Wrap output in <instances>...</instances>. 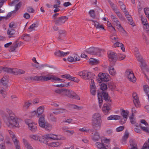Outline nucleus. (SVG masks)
I'll use <instances>...</instances> for the list:
<instances>
[{
	"label": "nucleus",
	"mask_w": 149,
	"mask_h": 149,
	"mask_svg": "<svg viewBox=\"0 0 149 149\" xmlns=\"http://www.w3.org/2000/svg\"><path fill=\"white\" fill-rule=\"evenodd\" d=\"M97 97L100 107L102 106L103 99L107 102L104 104L102 109L105 115H107L110 113L111 110V97L107 92L103 91H101L100 93H97Z\"/></svg>",
	"instance_id": "f257e3e1"
},
{
	"label": "nucleus",
	"mask_w": 149,
	"mask_h": 149,
	"mask_svg": "<svg viewBox=\"0 0 149 149\" xmlns=\"http://www.w3.org/2000/svg\"><path fill=\"white\" fill-rule=\"evenodd\" d=\"M6 111L9 115L6 123L8 126L11 128L14 127H19V125L18 119L16 117L15 114L12 110L9 109H6Z\"/></svg>",
	"instance_id": "f03ea898"
},
{
	"label": "nucleus",
	"mask_w": 149,
	"mask_h": 149,
	"mask_svg": "<svg viewBox=\"0 0 149 149\" xmlns=\"http://www.w3.org/2000/svg\"><path fill=\"white\" fill-rule=\"evenodd\" d=\"M91 121L93 128L96 130L100 129L102 120L100 114L97 113H95L92 116Z\"/></svg>",
	"instance_id": "7ed1b4c3"
},
{
	"label": "nucleus",
	"mask_w": 149,
	"mask_h": 149,
	"mask_svg": "<svg viewBox=\"0 0 149 149\" xmlns=\"http://www.w3.org/2000/svg\"><path fill=\"white\" fill-rule=\"evenodd\" d=\"M95 145L99 149H110L109 140L107 139L101 140V142H97Z\"/></svg>",
	"instance_id": "20e7f679"
},
{
	"label": "nucleus",
	"mask_w": 149,
	"mask_h": 149,
	"mask_svg": "<svg viewBox=\"0 0 149 149\" xmlns=\"http://www.w3.org/2000/svg\"><path fill=\"white\" fill-rule=\"evenodd\" d=\"M103 50L100 49L97 47H91L87 49L85 51L87 53L92 55H99L100 56V53L102 52H103Z\"/></svg>",
	"instance_id": "39448f33"
},
{
	"label": "nucleus",
	"mask_w": 149,
	"mask_h": 149,
	"mask_svg": "<svg viewBox=\"0 0 149 149\" xmlns=\"http://www.w3.org/2000/svg\"><path fill=\"white\" fill-rule=\"evenodd\" d=\"M63 95L74 99H76L78 100H80V98L78 95L72 91L68 89H67L65 88Z\"/></svg>",
	"instance_id": "423d86ee"
},
{
	"label": "nucleus",
	"mask_w": 149,
	"mask_h": 149,
	"mask_svg": "<svg viewBox=\"0 0 149 149\" xmlns=\"http://www.w3.org/2000/svg\"><path fill=\"white\" fill-rule=\"evenodd\" d=\"M22 4V2H19L15 6V9L16 10L12 11L8 13L6 17H0V19H7L8 18H10V17H11L12 18L14 16H15L16 15V11L18 10L20 8Z\"/></svg>",
	"instance_id": "0eeeda50"
},
{
	"label": "nucleus",
	"mask_w": 149,
	"mask_h": 149,
	"mask_svg": "<svg viewBox=\"0 0 149 149\" xmlns=\"http://www.w3.org/2000/svg\"><path fill=\"white\" fill-rule=\"evenodd\" d=\"M99 78L97 79L98 82L100 83L102 82H107L109 81V75L107 73H100L98 75Z\"/></svg>",
	"instance_id": "6e6552de"
},
{
	"label": "nucleus",
	"mask_w": 149,
	"mask_h": 149,
	"mask_svg": "<svg viewBox=\"0 0 149 149\" xmlns=\"http://www.w3.org/2000/svg\"><path fill=\"white\" fill-rule=\"evenodd\" d=\"M25 123L28 125L29 130L33 132H35L37 130V126L35 123L32 122L29 119H26L25 120Z\"/></svg>",
	"instance_id": "1a4fd4ad"
},
{
	"label": "nucleus",
	"mask_w": 149,
	"mask_h": 149,
	"mask_svg": "<svg viewBox=\"0 0 149 149\" xmlns=\"http://www.w3.org/2000/svg\"><path fill=\"white\" fill-rule=\"evenodd\" d=\"M4 71H7L8 73L13 74L15 75L18 74H24L25 73L24 71L22 70H18L17 69H11L9 68H4Z\"/></svg>",
	"instance_id": "9d476101"
},
{
	"label": "nucleus",
	"mask_w": 149,
	"mask_h": 149,
	"mask_svg": "<svg viewBox=\"0 0 149 149\" xmlns=\"http://www.w3.org/2000/svg\"><path fill=\"white\" fill-rule=\"evenodd\" d=\"M126 73L127 75V78L129 80L133 82H134L136 80V79L134 76V73L130 70H127Z\"/></svg>",
	"instance_id": "9b49d317"
},
{
	"label": "nucleus",
	"mask_w": 149,
	"mask_h": 149,
	"mask_svg": "<svg viewBox=\"0 0 149 149\" xmlns=\"http://www.w3.org/2000/svg\"><path fill=\"white\" fill-rule=\"evenodd\" d=\"M31 138L33 139L36 141H40V142L43 143L45 144L47 143V141L45 139L44 136L42 135H33Z\"/></svg>",
	"instance_id": "f8f14e48"
},
{
	"label": "nucleus",
	"mask_w": 149,
	"mask_h": 149,
	"mask_svg": "<svg viewBox=\"0 0 149 149\" xmlns=\"http://www.w3.org/2000/svg\"><path fill=\"white\" fill-rule=\"evenodd\" d=\"M109 60L111 62H115L118 59L117 54L114 52L108 53Z\"/></svg>",
	"instance_id": "ddd939ff"
},
{
	"label": "nucleus",
	"mask_w": 149,
	"mask_h": 149,
	"mask_svg": "<svg viewBox=\"0 0 149 149\" xmlns=\"http://www.w3.org/2000/svg\"><path fill=\"white\" fill-rule=\"evenodd\" d=\"M58 135L54 134H46L44 136L45 139L47 141L48 139L53 140H58L62 139L61 138H59L57 137Z\"/></svg>",
	"instance_id": "4468645a"
},
{
	"label": "nucleus",
	"mask_w": 149,
	"mask_h": 149,
	"mask_svg": "<svg viewBox=\"0 0 149 149\" xmlns=\"http://www.w3.org/2000/svg\"><path fill=\"white\" fill-rule=\"evenodd\" d=\"M132 97L133 102L135 107H139L140 105V103L137 93H133L132 94Z\"/></svg>",
	"instance_id": "2eb2a0df"
},
{
	"label": "nucleus",
	"mask_w": 149,
	"mask_h": 149,
	"mask_svg": "<svg viewBox=\"0 0 149 149\" xmlns=\"http://www.w3.org/2000/svg\"><path fill=\"white\" fill-rule=\"evenodd\" d=\"M30 79L31 80L35 81H47V77L45 76H35L34 77H31Z\"/></svg>",
	"instance_id": "dca6fc26"
},
{
	"label": "nucleus",
	"mask_w": 149,
	"mask_h": 149,
	"mask_svg": "<svg viewBox=\"0 0 149 149\" xmlns=\"http://www.w3.org/2000/svg\"><path fill=\"white\" fill-rule=\"evenodd\" d=\"M44 110V107L43 106L39 107L37 109V111H35V113L38 117L41 116H42L44 115H42Z\"/></svg>",
	"instance_id": "f3484780"
},
{
	"label": "nucleus",
	"mask_w": 149,
	"mask_h": 149,
	"mask_svg": "<svg viewBox=\"0 0 149 149\" xmlns=\"http://www.w3.org/2000/svg\"><path fill=\"white\" fill-rule=\"evenodd\" d=\"M89 21L93 22V24L94 25V26L96 27V29H101L105 31L103 24H100L97 22L92 19H90Z\"/></svg>",
	"instance_id": "a211bd4d"
},
{
	"label": "nucleus",
	"mask_w": 149,
	"mask_h": 149,
	"mask_svg": "<svg viewBox=\"0 0 149 149\" xmlns=\"http://www.w3.org/2000/svg\"><path fill=\"white\" fill-rule=\"evenodd\" d=\"M8 81H0V85L1 86H3V87L0 86V93H2L3 91V89L6 88L8 87Z\"/></svg>",
	"instance_id": "6ab92c4d"
},
{
	"label": "nucleus",
	"mask_w": 149,
	"mask_h": 149,
	"mask_svg": "<svg viewBox=\"0 0 149 149\" xmlns=\"http://www.w3.org/2000/svg\"><path fill=\"white\" fill-rule=\"evenodd\" d=\"M58 33L59 35L58 39L59 40H62L63 38L66 36V31L64 30H59Z\"/></svg>",
	"instance_id": "aec40b11"
},
{
	"label": "nucleus",
	"mask_w": 149,
	"mask_h": 149,
	"mask_svg": "<svg viewBox=\"0 0 149 149\" xmlns=\"http://www.w3.org/2000/svg\"><path fill=\"white\" fill-rule=\"evenodd\" d=\"M69 53V52H64L62 51L58 50L56 51L54 53V54L58 57H64Z\"/></svg>",
	"instance_id": "412c9836"
},
{
	"label": "nucleus",
	"mask_w": 149,
	"mask_h": 149,
	"mask_svg": "<svg viewBox=\"0 0 149 149\" xmlns=\"http://www.w3.org/2000/svg\"><path fill=\"white\" fill-rule=\"evenodd\" d=\"M11 137L14 145L15 146L16 149H20L19 141L17 139L15 136V135H13L11 136Z\"/></svg>",
	"instance_id": "4be33fe9"
},
{
	"label": "nucleus",
	"mask_w": 149,
	"mask_h": 149,
	"mask_svg": "<svg viewBox=\"0 0 149 149\" xmlns=\"http://www.w3.org/2000/svg\"><path fill=\"white\" fill-rule=\"evenodd\" d=\"M45 115L42 116H41L39 117L38 123L40 126L41 127L45 126Z\"/></svg>",
	"instance_id": "5701e85b"
},
{
	"label": "nucleus",
	"mask_w": 149,
	"mask_h": 149,
	"mask_svg": "<svg viewBox=\"0 0 149 149\" xmlns=\"http://www.w3.org/2000/svg\"><path fill=\"white\" fill-rule=\"evenodd\" d=\"M140 63L141 64L140 65V66L141 67V70L143 72V73L145 75L146 78L148 79V76L146 75V74L144 73V69L146 67V64L145 61L143 60V61H141Z\"/></svg>",
	"instance_id": "b1692460"
},
{
	"label": "nucleus",
	"mask_w": 149,
	"mask_h": 149,
	"mask_svg": "<svg viewBox=\"0 0 149 149\" xmlns=\"http://www.w3.org/2000/svg\"><path fill=\"white\" fill-rule=\"evenodd\" d=\"M112 47H120L122 51L124 52L125 51V48L124 45L122 43H120L118 42H116L113 45Z\"/></svg>",
	"instance_id": "393cba45"
},
{
	"label": "nucleus",
	"mask_w": 149,
	"mask_h": 149,
	"mask_svg": "<svg viewBox=\"0 0 149 149\" xmlns=\"http://www.w3.org/2000/svg\"><path fill=\"white\" fill-rule=\"evenodd\" d=\"M66 21L65 19H53V21L56 24L58 25L64 24Z\"/></svg>",
	"instance_id": "a878e982"
},
{
	"label": "nucleus",
	"mask_w": 149,
	"mask_h": 149,
	"mask_svg": "<svg viewBox=\"0 0 149 149\" xmlns=\"http://www.w3.org/2000/svg\"><path fill=\"white\" fill-rule=\"evenodd\" d=\"M142 23L143 25L144 29L147 31L149 28L148 23L147 19H141Z\"/></svg>",
	"instance_id": "bb28decb"
},
{
	"label": "nucleus",
	"mask_w": 149,
	"mask_h": 149,
	"mask_svg": "<svg viewBox=\"0 0 149 149\" xmlns=\"http://www.w3.org/2000/svg\"><path fill=\"white\" fill-rule=\"evenodd\" d=\"M120 116L117 115H111L107 118V120H117L120 119Z\"/></svg>",
	"instance_id": "cd10ccee"
},
{
	"label": "nucleus",
	"mask_w": 149,
	"mask_h": 149,
	"mask_svg": "<svg viewBox=\"0 0 149 149\" xmlns=\"http://www.w3.org/2000/svg\"><path fill=\"white\" fill-rule=\"evenodd\" d=\"M100 136L97 132H96L93 134L92 139L95 141H97L100 139Z\"/></svg>",
	"instance_id": "c85d7f7f"
},
{
	"label": "nucleus",
	"mask_w": 149,
	"mask_h": 149,
	"mask_svg": "<svg viewBox=\"0 0 149 149\" xmlns=\"http://www.w3.org/2000/svg\"><path fill=\"white\" fill-rule=\"evenodd\" d=\"M85 77L84 79H91L92 78L93 76V74L89 72H87L86 71H85Z\"/></svg>",
	"instance_id": "c756f323"
},
{
	"label": "nucleus",
	"mask_w": 149,
	"mask_h": 149,
	"mask_svg": "<svg viewBox=\"0 0 149 149\" xmlns=\"http://www.w3.org/2000/svg\"><path fill=\"white\" fill-rule=\"evenodd\" d=\"M22 38L25 41H29L31 40V38L29 34H25L22 35Z\"/></svg>",
	"instance_id": "7c9ffc66"
},
{
	"label": "nucleus",
	"mask_w": 149,
	"mask_h": 149,
	"mask_svg": "<svg viewBox=\"0 0 149 149\" xmlns=\"http://www.w3.org/2000/svg\"><path fill=\"white\" fill-rule=\"evenodd\" d=\"M113 19L114 20H113V21L114 22V23L115 24H116V26H117V28L120 29V30H123L124 31L125 30L121 26L120 22L117 19Z\"/></svg>",
	"instance_id": "2f4dec72"
},
{
	"label": "nucleus",
	"mask_w": 149,
	"mask_h": 149,
	"mask_svg": "<svg viewBox=\"0 0 149 149\" xmlns=\"http://www.w3.org/2000/svg\"><path fill=\"white\" fill-rule=\"evenodd\" d=\"M129 113V112L128 111L123 109L120 114L123 118H127Z\"/></svg>",
	"instance_id": "473e14b6"
},
{
	"label": "nucleus",
	"mask_w": 149,
	"mask_h": 149,
	"mask_svg": "<svg viewBox=\"0 0 149 149\" xmlns=\"http://www.w3.org/2000/svg\"><path fill=\"white\" fill-rule=\"evenodd\" d=\"M23 141L26 147V148L27 149H33V148L26 139H23Z\"/></svg>",
	"instance_id": "72a5a7b5"
},
{
	"label": "nucleus",
	"mask_w": 149,
	"mask_h": 149,
	"mask_svg": "<svg viewBox=\"0 0 149 149\" xmlns=\"http://www.w3.org/2000/svg\"><path fill=\"white\" fill-rule=\"evenodd\" d=\"M109 71L110 74L113 76L116 73V71L114 68L111 66L109 67Z\"/></svg>",
	"instance_id": "f704fd0d"
},
{
	"label": "nucleus",
	"mask_w": 149,
	"mask_h": 149,
	"mask_svg": "<svg viewBox=\"0 0 149 149\" xmlns=\"http://www.w3.org/2000/svg\"><path fill=\"white\" fill-rule=\"evenodd\" d=\"M42 128H45L46 130L48 131L50 130L52 128V126L47 122H45V126L42 127Z\"/></svg>",
	"instance_id": "c9c22d12"
},
{
	"label": "nucleus",
	"mask_w": 149,
	"mask_h": 149,
	"mask_svg": "<svg viewBox=\"0 0 149 149\" xmlns=\"http://www.w3.org/2000/svg\"><path fill=\"white\" fill-rule=\"evenodd\" d=\"M107 83H106V84L102 83L101 84L100 89L102 90V91H105L107 88Z\"/></svg>",
	"instance_id": "e433bc0d"
},
{
	"label": "nucleus",
	"mask_w": 149,
	"mask_h": 149,
	"mask_svg": "<svg viewBox=\"0 0 149 149\" xmlns=\"http://www.w3.org/2000/svg\"><path fill=\"white\" fill-rule=\"evenodd\" d=\"M89 61L90 63L92 65H96L98 64L99 63V61L98 60L93 58H91Z\"/></svg>",
	"instance_id": "4c0bfd02"
},
{
	"label": "nucleus",
	"mask_w": 149,
	"mask_h": 149,
	"mask_svg": "<svg viewBox=\"0 0 149 149\" xmlns=\"http://www.w3.org/2000/svg\"><path fill=\"white\" fill-rule=\"evenodd\" d=\"M17 23L14 22H12L9 24V27L10 29H14L16 27Z\"/></svg>",
	"instance_id": "58836bf2"
},
{
	"label": "nucleus",
	"mask_w": 149,
	"mask_h": 149,
	"mask_svg": "<svg viewBox=\"0 0 149 149\" xmlns=\"http://www.w3.org/2000/svg\"><path fill=\"white\" fill-rule=\"evenodd\" d=\"M141 149H149V138L147 142H146L144 143Z\"/></svg>",
	"instance_id": "ea45409f"
},
{
	"label": "nucleus",
	"mask_w": 149,
	"mask_h": 149,
	"mask_svg": "<svg viewBox=\"0 0 149 149\" xmlns=\"http://www.w3.org/2000/svg\"><path fill=\"white\" fill-rule=\"evenodd\" d=\"M50 119L52 122H56V118L54 116L52 113L50 114Z\"/></svg>",
	"instance_id": "a19ab883"
},
{
	"label": "nucleus",
	"mask_w": 149,
	"mask_h": 149,
	"mask_svg": "<svg viewBox=\"0 0 149 149\" xmlns=\"http://www.w3.org/2000/svg\"><path fill=\"white\" fill-rule=\"evenodd\" d=\"M56 77L54 75H49L47 77V81L49 80L51 81H56Z\"/></svg>",
	"instance_id": "79ce46f5"
},
{
	"label": "nucleus",
	"mask_w": 149,
	"mask_h": 149,
	"mask_svg": "<svg viewBox=\"0 0 149 149\" xmlns=\"http://www.w3.org/2000/svg\"><path fill=\"white\" fill-rule=\"evenodd\" d=\"M71 108L73 109H77V110H80L82 109L83 107H78L77 105L74 104H72L71 105Z\"/></svg>",
	"instance_id": "37998d69"
},
{
	"label": "nucleus",
	"mask_w": 149,
	"mask_h": 149,
	"mask_svg": "<svg viewBox=\"0 0 149 149\" xmlns=\"http://www.w3.org/2000/svg\"><path fill=\"white\" fill-rule=\"evenodd\" d=\"M108 87L111 90H113L115 88V86L113 82H110L108 84Z\"/></svg>",
	"instance_id": "c03bdc74"
},
{
	"label": "nucleus",
	"mask_w": 149,
	"mask_h": 149,
	"mask_svg": "<svg viewBox=\"0 0 149 149\" xmlns=\"http://www.w3.org/2000/svg\"><path fill=\"white\" fill-rule=\"evenodd\" d=\"M136 57L138 61L140 62L143 60L142 56L138 53H137L136 54Z\"/></svg>",
	"instance_id": "a18cd8bd"
},
{
	"label": "nucleus",
	"mask_w": 149,
	"mask_h": 149,
	"mask_svg": "<svg viewBox=\"0 0 149 149\" xmlns=\"http://www.w3.org/2000/svg\"><path fill=\"white\" fill-rule=\"evenodd\" d=\"M15 33V31L14 29H10V30L8 29L7 31V34L9 36H12Z\"/></svg>",
	"instance_id": "49530a36"
},
{
	"label": "nucleus",
	"mask_w": 149,
	"mask_h": 149,
	"mask_svg": "<svg viewBox=\"0 0 149 149\" xmlns=\"http://www.w3.org/2000/svg\"><path fill=\"white\" fill-rule=\"evenodd\" d=\"M65 88H61L55 91V92L57 93L60 94H61L63 95L64 91Z\"/></svg>",
	"instance_id": "de8ad7c7"
},
{
	"label": "nucleus",
	"mask_w": 149,
	"mask_h": 149,
	"mask_svg": "<svg viewBox=\"0 0 149 149\" xmlns=\"http://www.w3.org/2000/svg\"><path fill=\"white\" fill-rule=\"evenodd\" d=\"M96 87H91L90 92L92 95H95L96 92Z\"/></svg>",
	"instance_id": "09e8293b"
},
{
	"label": "nucleus",
	"mask_w": 149,
	"mask_h": 149,
	"mask_svg": "<svg viewBox=\"0 0 149 149\" xmlns=\"http://www.w3.org/2000/svg\"><path fill=\"white\" fill-rule=\"evenodd\" d=\"M38 23L37 22H36L32 24L30 26L29 28V29H32L33 30H35L34 28L37 27L38 26Z\"/></svg>",
	"instance_id": "8fccbe9b"
},
{
	"label": "nucleus",
	"mask_w": 149,
	"mask_h": 149,
	"mask_svg": "<svg viewBox=\"0 0 149 149\" xmlns=\"http://www.w3.org/2000/svg\"><path fill=\"white\" fill-rule=\"evenodd\" d=\"M130 145L132 147H133V146L137 147V144L135 141L131 139L130 140Z\"/></svg>",
	"instance_id": "3c124183"
},
{
	"label": "nucleus",
	"mask_w": 149,
	"mask_h": 149,
	"mask_svg": "<svg viewBox=\"0 0 149 149\" xmlns=\"http://www.w3.org/2000/svg\"><path fill=\"white\" fill-rule=\"evenodd\" d=\"M144 11L146 17L149 18V8H145L144 9Z\"/></svg>",
	"instance_id": "603ef678"
},
{
	"label": "nucleus",
	"mask_w": 149,
	"mask_h": 149,
	"mask_svg": "<svg viewBox=\"0 0 149 149\" xmlns=\"http://www.w3.org/2000/svg\"><path fill=\"white\" fill-rule=\"evenodd\" d=\"M60 7V6H57L56 5H54L53 6V7L55 8L54 10V13H56L59 11L60 10L58 8Z\"/></svg>",
	"instance_id": "864d4df0"
},
{
	"label": "nucleus",
	"mask_w": 149,
	"mask_h": 149,
	"mask_svg": "<svg viewBox=\"0 0 149 149\" xmlns=\"http://www.w3.org/2000/svg\"><path fill=\"white\" fill-rule=\"evenodd\" d=\"M85 71H84L78 73V75L80 76L81 78L84 79L85 77Z\"/></svg>",
	"instance_id": "5fc2aeb1"
},
{
	"label": "nucleus",
	"mask_w": 149,
	"mask_h": 149,
	"mask_svg": "<svg viewBox=\"0 0 149 149\" xmlns=\"http://www.w3.org/2000/svg\"><path fill=\"white\" fill-rule=\"evenodd\" d=\"M95 11L94 10H91L89 12V13L91 17L94 18L95 17Z\"/></svg>",
	"instance_id": "6e6d98bb"
},
{
	"label": "nucleus",
	"mask_w": 149,
	"mask_h": 149,
	"mask_svg": "<svg viewBox=\"0 0 149 149\" xmlns=\"http://www.w3.org/2000/svg\"><path fill=\"white\" fill-rule=\"evenodd\" d=\"M60 145L59 142H53L51 143V146H52L57 147Z\"/></svg>",
	"instance_id": "4d7b16f0"
},
{
	"label": "nucleus",
	"mask_w": 149,
	"mask_h": 149,
	"mask_svg": "<svg viewBox=\"0 0 149 149\" xmlns=\"http://www.w3.org/2000/svg\"><path fill=\"white\" fill-rule=\"evenodd\" d=\"M124 128V126H121L118 128H117L116 130L117 132H119L121 131H123Z\"/></svg>",
	"instance_id": "13d9d810"
},
{
	"label": "nucleus",
	"mask_w": 149,
	"mask_h": 149,
	"mask_svg": "<svg viewBox=\"0 0 149 149\" xmlns=\"http://www.w3.org/2000/svg\"><path fill=\"white\" fill-rule=\"evenodd\" d=\"M56 110H60L59 111H58V112H59V114L61 113H63L64 112H65L67 111V110L65 109H62V108H59V109H55Z\"/></svg>",
	"instance_id": "bf43d9fd"
},
{
	"label": "nucleus",
	"mask_w": 149,
	"mask_h": 149,
	"mask_svg": "<svg viewBox=\"0 0 149 149\" xmlns=\"http://www.w3.org/2000/svg\"><path fill=\"white\" fill-rule=\"evenodd\" d=\"M30 102H29V101L27 102H25V104L24 105V107L25 108L27 109L30 106Z\"/></svg>",
	"instance_id": "052dcab7"
},
{
	"label": "nucleus",
	"mask_w": 149,
	"mask_h": 149,
	"mask_svg": "<svg viewBox=\"0 0 149 149\" xmlns=\"http://www.w3.org/2000/svg\"><path fill=\"white\" fill-rule=\"evenodd\" d=\"M141 127V129L144 131L148 132V128L146 127H142L141 124L139 125Z\"/></svg>",
	"instance_id": "680f3d73"
},
{
	"label": "nucleus",
	"mask_w": 149,
	"mask_h": 149,
	"mask_svg": "<svg viewBox=\"0 0 149 149\" xmlns=\"http://www.w3.org/2000/svg\"><path fill=\"white\" fill-rule=\"evenodd\" d=\"M128 23L130 25H132V26H134L135 25V24L133 22V19H128Z\"/></svg>",
	"instance_id": "e2e57ef3"
},
{
	"label": "nucleus",
	"mask_w": 149,
	"mask_h": 149,
	"mask_svg": "<svg viewBox=\"0 0 149 149\" xmlns=\"http://www.w3.org/2000/svg\"><path fill=\"white\" fill-rule=\"evenodd\" d=\"M120 123L121 124H123L125 123L126 121L127 118H120Z\"/></svg>",
	"instance_id": "0e129e2a"
},
{
	"label": "nucleus",
	"mask_w": 149,
	"mask_h": 149,
	"mask_svg": "<svg viewBox=\"0 0 149 149\" xmlns=\"http://www.w3.org/2000/svg\"><path fill=\"white\" fill-rule=\"evenodd\" d=\"M27 11L29 13H33L34 12V10L33 8L30 7H28L27 8Z\"/></svg>",
	"instance_id": "69168bd1"
},
{
	"label": "nucleus",
	"mask_w": 149,
	"mask_h": 149,
	"mask_svg": "<svg viewBox=\"0 0 149 149\" xmlns=\"http://www.w3.org/2000/svg\"><path fill=\"white\" fill-rule=\"evenodd\" d=\"M129 136V133L126 131L125 132V134L123 138L124 139H125L127 140V139L128 138Z\"/></svg>",
	"instance_id": "338daca9"
},
{
	"label": "nucleus",
	"mask_w": 149,
	"mask_h": 149,
	"mask_svg": "<svg viewBox=\"0 0 149 149\" xmlns=\"http://www.w3.org/2000/svg\"><path fill=\"white\" fill-rule=\"evenodd\" d=\"M67 60L68 61L70 62H72L74 61V58L72 56H70L68 57L67 58Z\"/></svg>",
	"instance_id": "774afa93"
}]
</instances>
